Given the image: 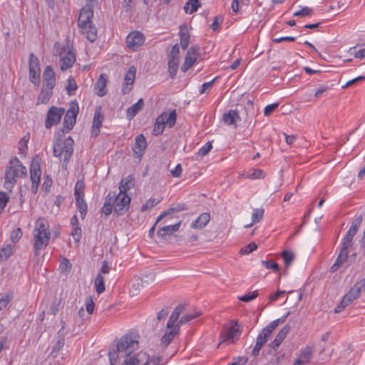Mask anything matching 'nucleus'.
<instances>
[{"mask_svg": "<svg viewBox=\"0 0 365 365\" xmlns=\"http://www.w3.org/2000/svg\"><path fill=\"white\" fill-rule=\"evenodd\" d=\"M138 349V335L130 332L121 337L116 344V350L109 351L110 365H115L121 357H126Z\"/></svg>", "mask_w": 365, "mask_h": 365, "instance_id": "f257e3e1", "label": "nucleus"}, {"mask_svg": "<svg viewBox=\"0 0 365 365\" xmlns=\"http://www.w3.org/2000/svg\"><path fill=\"white\" fill-rule=\"evenodd\" d=\"M26 175V167L22 165L16 157L13 158L10 160L5 171L4 188L11 192L12 188L17 182V179L24 178Z\"/></svg>", "mask_w": 365, "mask_h": 365, "instance_id": "f03ea898", "label": "nucleus"}, {"mask_svg": "<svg viewBox=\"0 0 365 365\" xmlns=\"http://www.w3.org/2000/svg\"><path fill=\"white\" fill-rule=\"evenodd\" d=\"M34 247L35 255H39V252L45 248L51 238V232L49 230V225L43 219H38L34 229Z\"/></svg>", "mask_w": 365, "mask_h": 365, "instance_id": "7ed1b4c3", "label": "nucleus"}, {"mask_svg": "<svg viewBox=\"0 0 365 365\" xmlns=\"http://www.w3.org/2000/svg\"><path fill=\"white\" fill-rule=\"evenodd\" d=\"M63 130L58 131L53 143V155L56 157L63 156L64 164L66 166L73 152L74 141L71 137L63 138Z\"/></svg>", "mask_w": 365, "mask_h": 365, "instance_id": "20e7f679", "label": "nucleus"}, {"mask_svg": "<svg viewBox=\"0 0 365 365\" xmlns=\"http://www.w3.org/2000/svg\"><path fill=\"white\" fill-rule=\"evenodd\" d=\"M184 310L185 306L182 304H179L175 307V309L170 316L169 320L167 324V328L170 330L166 331L161 338V344L164 347L168 346L173 341L174 337L178 334L180 329L179 324H175V323L177 322L180 314L184 312Z\"/></svg>", "mask_w": 365, "mask_h": 365, "instance_id": "39448f33", "label": "nucleus"}, {"mask_svg": "<svg viewBox=\"0 0 365 365\" xmlns=\"http://www.w3.org/2000/svg\"><path fill=\"white\" fill-rule=\"evenodd\" d=\"M364 292H365V278L359 279L350 289L349 292L344 296L339 304L335 308V313L341 312L354 300L359 298Z\"/></svg>", "mask_w": 365, "mask_h": 365, "instance_id": "423d86ee", "label": "nucleus"}, {"mask_svg": "<svg viewBox=\"0 0 365 365\" xmlns=\"http://www.w3.org/2000/svg\"><path fill=\"white\" fill-rule=\"evenodd\" d=\"M130 198L127 193L121 192L116 195L115 192V197L112 200V202L114 206V212L118 215H122L125 214L128 210L130 205Z\"/></svg>", "mask_w": 365, "mask_h": 365, "instance_id": "0eeeda50", "label": "nucleus"}, {"mask_svg": "<svg viewBox=\"0 0 365 365\" xmlns=\"http://www.w3.org/2000/svg\"><path fill=\"white\" fill-rule=\"evenodd\" d=\"M29 66L30 81L35 85H39L41 72L39 61L33 53L29 55Z\"/></svg>", "mask_w": 365, "mask_h": 365, "instance_id": "6e6552de", "label": "nucleus"}, {"mask_svg": "<svg viewBox=\"0 0 365 365\" xmlns=\"http://www.w3.org/2000/svg\"><path fill=\"white\" fill-rule=\"evenodd\" d=\"M78 110L79 108L77 102L73 101L70 103L69 108L63 119V126L67 131L71 130L75 125Z\"/></svg>", "mask_w": 365, "mask_h": 365, "instance_id": "1a4fd4ad", "label": "nucleus"}, {"mask_svg": "<svg viewBox=\"0 0 365 365\" xmlns=\"http://www.w3.org/2000/svg\"><path fill=\"white\" fill-rule=\"evenodd\" d=\"M41 170L40 163L37 160H33L30 167V178L31 180V190L36 194L41 180Z\"/></svg>", "mask_w": 365, "mask_h": 365, "instance_id": "9d476101", "label": "nucleus"}, {"mask_svg": "<svg viewBox=\"0 0 365 365\" xmlns=\"http://www.w3.org/2000/svg\"><path fill=\"white\" fill-rule=\"evenodd\" d=\"M64 113V109L52 106L49 108L46 118L45 120V126L46 128H50L53 125L58 124L62 115Z\"/></svg>", "mask_w": 365, "mask_h": 365, "instance_id": "9b49d317", "label": "nucleus"}, {"mask_svg": "<svg viewBox=\"0 0 365 365\" xmlns=\"http://www.w3.org/2000/svg\"><path fill=\"white\" fill-rule=\"evenodd\" d=\"M290 312H288L285 315L282 316V317L275 319L270 322L266 327H264L261 333L258 336H262V339L264 340L266 342L267 341L269 337L271 336L272 331L280 324L284 323L288 316L289 315Z\"/></svg>", "mask_w": 365, "mask_h": 365, "instance_id": "f8f14e48", "label": "nucleus"}, {"mask_svg": "<svg viewBox=\"0 0 365 365\" xmlns=\"http://www.w3.org/2000/svg\"><path fill=\"white\" fill-rule=\"evenodd\" d=\"M145 42L144 35L138 31H133L127 36L126 43L129 48L135 51Z\"/></svg>", "mask_w": 365, "mask_h": 365, "instance_id": "ddd939ff", "label": "nucleus"}, {"mask_svg": "<svg viewBox=\"0 0 365 365\" xmlns=\"http://www.w3.org/2000/svg\"><path fill=\"white\" fill-rule=\"evenodd\" d=\"M123 365H140L148 359V354L145 352L140 351L138 354H131L126 357H121Z\"/></svg>", "mask_w": 365, "mask_h": 365, "instance_id": "4468645a", "label": "nucleus"}, {"mask_svg": "<svg viewBox=\"0 0 365 365\" xmlns=\"http://www.w3.org/2000/svg\"><path fill=\"white\" fill-rule=\"evenodd\" d=\"M93 9L90 7V6L88 5L84 6L81 9L78 19V25L80 27V29L90 24H92L91 19H93Z\"/></svg>", "mask_w": 365, "mask_h": 365, "instance_id": "2eb2a0df", "label": "nucleus"}, {"mask_svg": "<svg viewBox=\"0 0 365 365\" xmlns=\"http://www.w3.org/2000/svg\"><path fill=\"white\" fill-rule=\"evenodd\" d=\"M198 57V48L195 47L190 48L185 56V62L181 67L182 72H186L197 61Z\"/></svg>", "mask_w": 365, "mask_h": 365, "instance_id": "dca6fc26", "label": "nucleus"}, {"mask_svg": "<svg viewBox=\"0 0 365 365\" xmlns=\"http://www.w3.org/2000/svg\"><path fill=\"white\" fill-rule=\"evenodd\" d=\"M242 329V326L237 321H230V344H235L240 339Z\"/></svg>", "mask_w": 365, "mask_h": 365, "instance_id": "f3484780", "label": "nucleus"}, {"mask_svg": "<svg viewBox=\"0 0 365 365\" xmlns=\"http://www.w3.org/2000/svg\"><path fill=\"white\" fill-rule=\"evenodd\" d=\"M135 73L136 69L134 66H130L128 71L126 72L124 77L125 84L122 88V92L123 94L128 93L131 91V86L134 83Z\"/></svg>", "mask_w": 365, "mask_h": 365, "instance_id": "a211bd4d", "label": "nucleus"}, {"mask_svg": "<svg viewBox=\"0 0 365 365\" xmlns=\"http://www.w3.org/2000/svg\"><path fill=\"white\" fill-rule=\"evenodd\" d=\"M135 145L133 148V152L138 158H141L145 149L147 146V142L143 135L140 134L136 136Z\"/></svg>", "mask_w": 365, "mask_h": 365, "instance_id": "6ab92c4d", "label": "nucleus"}, {"mask_svg": "<svg viewBox=\"0 0 365 365\" xmlns=\"http://www.w3.org/2000/svg\"><path fill=\"white\" fill-rule=\"evenodd\" d=\"M349 251H350V250H349V249L344 250V247H341L340 252H339V255L337 256V258H336L335 262L330 267V272H331V273L336 272L343 265V264L347 260Z\"/></svg>", "mask_w": 365, "mask_h": 365, "instance_id": "aec40b11", "label": "nucleus"}, {"mask_svg": "<svg viewBox=\"0 0 365 365\" xmlns=\"http://www.w3.org/2000/svg\"><path fill=\"white\" fill-rule=\"evenodd\" d=\"M43 86L53 88L56 84L55 73L51 66L46 67L43 74Z\"/></svg>", "mask_w": 365, "mask_h": 365, "instance_id": "412c9836", "label": "nucleus"}, {"mask_svg": "<svg viewBox=\"0 0 365 365\" xmlns=\"http://www.w3.org/2000/svg\"><path fill=\"white\" fill-rule=\"evenodd\" d=\"M290 329L291 327L289 325H285L277 334L275 339L269 344V347L276 350L286 338Z\"/></svg>", "mask_w": 365, "mask_h": 365, "instance_id": "4be33fe9", "label": "nucleus"}, {"mask_svg": "<svg viewBox=\"0 0 365 365\" xmlns=\"http://www.w3.org/2000/svg\"><path fill=\"white\" fill-rule=\"evenodd\" d=\"M76 61V55L73 52L68 50V51L65 52V54H63L61 59V69L62 71H66L68 68H71L73 63Z\"/></svg>", "mask_w": 365, "mask_h": 365, "instance_id": "5701e85b", "label": "nucleus"}, {"mask_svg": "<svg viewBox=\"0 0 365 365\" xmlns=\"http://www.w3.org/2000/svg\"><path fill=\"white\" fill-rule=\"evenodd\" d=\"M181 222L172 225L163 226L158 230L157 235L159 237L165 239L168 236H171L174 232L180 230Z\"/></svg>", "mask_w": 365, "mask_h": 365, "instance_id": "b1692460", "label": "nucleus"}, {"mask_svg": "<svg viewBox=\"0 0 365 365\" xmlns=\"http://www.w3.org/2000/svg\"><path fill=\"white\" fill-rule=\"evenodd\" d=\"M164 125H168L169 128H173L176 122V112L175 110L171 111L170 113L163 112L157 118Z\"/></svg>", "mask_w": 365, "mask_h": 365, "instance_id": "393cba45", "label": "nucleus"}, {"mask_svg": "<svg viewBox=\"0 0 365 365\" xmlns=\"http://www.w3.org/2000/svg\"><path fill=\"white\" fill-rule=\"evenodd\" d=\"M103 120V115L101 113V108L96 110L94 113L91 133L96 137L100 133V128Z\"/></svg>", "mask_w": 365, "mask_h": 365, "instance_id": "a878e982", "label": "nucleus"}, {"mask_svg": "<svg viewBox=\"0 0 365 365\" xmlns=\"http://www.w3.org/2000/svg\"><path fill=\"white\" fill-rule=\"evenodd\" d=\"M179 35L180 38V46L183 50H186L189 46L190 37L189 29L187 25L182 24L180 26Z\"/></svg>", "mask_w": 365, "mask_h": 365, "instance_id": "bb28decb", "label": "nucleus"}, {"mask_svg": "<svg viewBox=\"0 0 365 365\" xmlns=\"http://www.w3.org/2000/svg\"><path fill=\"white\" fill-rule=\"evenodd\" d=\"M210 220V215L207 212L202 213L195 220H194L190 227L192 229H202L209 222Z\"/></svg>", "mask_w": 365, "mask_h": 365, "instance_id": "cd10ccee", "label": "nucleus"}, {"mask_svg": "<svg viewBox=\"0 0 365 365\" xmlns=\"http://www.w3.org/2000/svg\"><path fill=\"white\" fill-rule=\"evenodd\" d=\"M187 210V206L184 203L178 204L176 205L170 207L168 210L161 213L157 220L156 223H158L160 221H161L164 217L166 216L171 215L174 212H179Z\"/></svg>", "mask_w": 365, "mask_h": 365, "instance_id": "c85d7f7f", "label": "nucleus"}, {"mask_svg": "<svg viewBox=\"0 0 365 365\" xmlns=\"http://www.w3.org/2000/svg\"><path fill=\"white\" fill-rule=\"evenodd\" d=\"M53 94V88L43 86L41 93L38 96L37 104H46Z\"/></svg>", "mask_w": 365, "mask_h": 365, "instance_id": "c756f323", "label": "nucleus"}, {"mask_svg": "<svg viewBox=\"0 0 365 365\" xmlns=\"http://www.w3.org/2000/svg\"><path fill=\"white\" fill-rule=\"evenodd\" d=\"M106 85H107V79L105 77L104 74H101L100 78L98 79L96 86L95 90L96 93L98 96L102 97L106 94Z\"/></svg>", "mask_w": 365, "mask_h": 365, "instance_id": "7c9ffc66", "label": "nucleus"}, {"mask_svg": "<svg viewBox=\"0 0 365 365\" xmlns=\"http://www.w3.org/2000/svg\"><path fill=\"white\" fill-rule=\"evenodd\" d=\"M135 186V178L132 175L123 178L119 185V191L126 193L128 190H130Z\"/></svg>", "mask_w": 365, "mask_h": 365, "instance_id": "2f4dec72", "label": "nucleus"}, {"mask_svg": "<svg viewBox=\"0 0 365 365\" xmlns=\"http://www.w3.org/2000/svg\"><path fill=\"white\" fill-rule=\"evenodd\" d=\"M115 197V192H110L106 198V201L104 205L101 209L102 212L106 215H109L113 210L114 211L113 203L112 202V200Z\"/></svg>", "mask_w": 365, "mask_h": 365, "instance_id": "473e14b6", "label": "nucleus"}, {"mask_svg": "<svg viewBox=\"0 0 365 365\" xmlns=\"http://www.w3.org/2000/svg\"><path fill=\"white\" fill-rule=\"evenodd\" d=\"M81 32L86 36V38L91 42H93L97 38V29L90 24L81 28Z\"/></svg>", "mask_w": 365, "mask_h": 365, "instance_id": "72a5a7b5", "label": "nucleus"}, {"mask_svg": "<svg viewBox=\"0 0 365 365\" xmlns=\"http://www.w3.org/2000/svg\"><path fill=\"white\" fill-rule=\"evenodd\" d=\"M144 106V102L142 98H140L136 103L133 105L127 110V118L129 120L133 119L135 115L142 110Z\"/></svg>", "mask_w": 365, "mask_h": 365, "instance_id": "f704fd0d", "label": "nucleus"}, {"mask_svg": "<svg viewBox=\"0 0 365 365\" xmlns=\"http://www.w3.org/2000/svg\"><path fill=\"white\" fill-rule=\"evenodd\" d=\"M356 231L349 228L347 231L346 234L344 237L341 242V247H344V250L349 249L350 250L352 247V240L353 237L356 235Z\"/></svg>", "mask_w": 365, "mask_h": 365, "instance_id": "c9c22d12", "label": "nucleus"}, {"mask_svg": "<svg viewBox=\"0 0 365 365\" xmlns=\"http://www.w3.org/2000/svg\"><path fill=\"white\" fill-rule=\"evenodd\" d=\"M200 6L199 0H189L185 5L184 9L187 14L195 12Z\"/></svg>", "mask_w": 365, "mask_h": 365, "instance_id": "e433bc0d", "label": "nucleus"}, {"mask_svg": "<svg viewBox=\"0 0 365 365\" xmlns=\"http://www.w3.org/2000/svg\"><path fill=\"white\" fill-rule=\"evenodd\" d=\"M312 354V348L307 346L301 353L299 356L298 357V360L301 362V364L305 365L311 359Z\"/></svg>", "mask_w": 365, "mask_h": 365, "instance_id": "4c0bfd02", "label": "nucleus"}, {"mask_svg": "<svg viewBox=\"0 0 365 365\" xmlns=\"http://www.w3.org/2000/svg\"><path fill=\"white\" fill-rule=\"evenodd\" d=\"M179 61L177 58H170L168 61V71L170 78H173L177 73Z\"/></svg>", "mask_w": 365, "mask_h": 365, "instance_id": "58836bf2", "label": "nucleus"}, {"mask_svg": "<svg viewBox=\"0 0 365 365\" xmlns=\"http://www.w3.org/2000/svg\"><path fill=\"white\" fill-rule=\"evenodd\" d=\"M200 315V312H198L186 314L184 316H182L178 322L177 321L175 324H179V327H180V325L185 324L189 322L190 321L195 319L196 317H197Z\"/></svg>", "mask_w": 365, "mask_h": 365, "instance_id": "ea45409f", "label": "nucleus"}, {"mask_svg": "<svg viewBox=\"0 0 365 365\" xmlns=\"http://www.w3.org/2000/svg\"><path fill=\"white\" fill-rule=\"evenodd\" d=\"M264 210L262 208L255 209L252 215V222L251 225H246L245 227H250L255 223L259 222L263 217Z\"/></svg>", "mask_w": 365, "mask_h": 365, "instance_id": "a19ab883", "label": "nucleus"}, {"mask_svg": "<svg viewBox=\"0 0 365 365\" xmlns=\"http://www.w3.org/2000/svg\"><path fill=\"white\" fill-rule=\"evenodd\" d=\"M96 291L98 294H101L105 291L104 278L101 274H98L94 282Z\"/></svg>", "mask_w": 365, "mask_h": 365, "instance_id": "79ce46f5", "label": "nucleus"}, {"mask_svg": "<svg viewBox=\"0 0 365 365\" xmlns=\"http://www.w3.org/2000/svg\"><path fill=\"white\" fill-rule=\"evenodd\" d=\"M282 256L286 268H288L294 261V255L289 250H284L282 252Z\"/></svg>", "mask_w": 365, "mask_h": 365, "instance_id": "37998d69", "label": "nucleus"}, {"mask_svg": "<svg viewBox=\"0 0 365 365\" xmlns=\"http://www.w3.org/2000/svg\"><path fill=\"white\" fill-rule=\"evenodd\" d=\"M76 199L83 198L84 196V183L81 180H78L75 186L74 192Z\"/></svg>", "mask_w": 365, "mask_h": 365, "instance_id": "c03bdc74", "label": "nucleus"}, {"mask_svg": "<svg viewBox=\"0 0 365 365\" xmlns=\"http://www.w3.org/2000/svg\"><path fill=\"white\" fill-rule=\"evenodd\" d=\"M267 342L262 339V336H257L256 339V344L252 351V355L257 356L259 355L260 349L264 346Z\"/></svg>", "mask_w": 365, "mask_h": 365, "instance_id": "a18cd8bd", "label": "nucleus"}, {"mask_svg": "<svg viewBox=\"0 0 365 365\" xmlns=\"http://www.w3.org/2000/svg\"><path fill=\"white\" fill-rule=\"evenodd\" d=\"M267 342L262 339V336H257L256 339V344L252 351V355L257 356L259 355L260 349L264 346Z\"/></svg>", "mask_w": 365, "mask_h": 365, "instance_id": "49530a36", "label": "nucleus"}, {"mask_svg": "<svg viewBox=\"0 0 365 365\" xmlns=\"http://www.w3.org/2000/svg\"><path fill=\"white\" fill-rule=\"evenodd\" d=\"M76 205L78 209V211L81 213V217L82 219L85 218V216L87 213V204L85 202L83 198L81 199H76Z\"/></svg>", "mask_w": 365, "mask_h": 365, "instance_id": "de8ad7c7", "label": "nucleus"}, {"mask_svg": "<svg viewBox=\"0 0 365 365\" xmlns=\"http://www.w3.org/2000/svg\"><path fill=\"white\" fill-rule=\"evenodd\" d=\"M143 281L141 278L138 277H135L134 278V282L132 284V293L133 295H135L140 290L141 288L143 287Z\"/></svg>", "mask_w": 365, "mask_h": 365, "instance_id": "09e8293b", "label": "nucleus"}, {"mask_svg": "<svg viewBox=\"0 0 365 365\" xmlns=\"http://www.w3.org/2000/svg\"><path fill=\"white\" fill-rule=\"evenodd\" d=\"M13 253V247L10 245L3 247L0 252V259L6 260Z\"/></svg>", "mask_w": 365, "mask_h": 365, "instance_id": "8fccbe9b", "label": "nucleus"}, {"mask_svg": "<svg viewBox=\"0 0 365 365\" xmlns=\"http://www.w3.org/2000/svg\"><path fill=\"white\" fill-rule=\"evenodd\" d=\"M250 0H232V9L233 12L237 13L244 5H247Z\"/></svg>", "mask_w": 365, "mask_h": 365, "instance_id": "3c124183", "label": "nucleus"}, {"mask_svg": "<svg viewBox=\"0 0 365 365\" xmlns=\"http://www.w3.org/2000/svg\"><path fill=\"white\" fill-rule=\"evenodd\" d=\"M257 248V244L255 242H252L250 244H248L247 245L242 247L240 250V253L242 255H248L250 252L256 250Z\"/></svg>", "mask_w": 365, "mask_h": 365, "instance_id": "603ef678", "label": "nucleus"}, {"mask_svg": "<svg viewBox=\"0 0 365 365\" xmlns=\"http://www.w3.org/2000/svg\"><path fill=\"white\" fill-rule=\"evenodd\" d=\"M312 14H313L312 9L307 7V6H304V7H302L299 11L294 12L293 16H299V17H305V16H311V15H312Z\"/></svg>", "mask_w": 365, "mask_h": 365, "instance_id": "864d4df0", "label": "nucleus"}, {"mask_svg": "<svg viewBox=\"0 0 365 365\" xmlns=\"http://www.w3.org/2000/svg\"><path fill=\"white\" fill-rule=\"evenodd\" d=\"M241 120L242 119L236 110H230V125H234L236 128L237 123Z\"/></svg>", "mask_w": 365, "mask_h": 365, "instance_id": "5fc2aeb1", "label": "nucleus"}, {"mask_svg": "<svg viewBox=\"0 0 365 365\" xmlns=\"http://www.w3.org/2000/svg\"><path fill=\"white\" fill-rule=\"evenodd\" d=\"M160 202V200H156L154 198L149 199L145 204H143L141 207L140 210L142 212H145L149 209L153 207L156 205H158Z\"/></svg>", "mask_w": 365, "mask_h": 365, "instance_id": "6e6d98bb", "label": "nucleus"}, {"mask_svg": "<svg viewBox=\"0 0 365 365\" xmlns=\"http://www.w3.org/2000/svg\"><path fill=\"white\" fill-rule=\"evenodd\" d=\"M12 299V294L7 293L0 299V311L5 309Z\"/></svg>", "mask_w": 365, "mask_h": 365, "instance_id": "4d7b16f0", "label": "nucleus"}, {"mask_svg": "<svg viewBox=\"0 0 365 365\" xmlns=\"http://www.w3.org/2000/svg\"><path fill=\"white\" fill-rule=\"evenodd\" d=\"M71 234L76 242H79L81 238V228L80 225L73 226Z\"/></svg>", "mask_w": 365, "mask_h": 365, "instance_id": "13d9d810", "label": "nucleus"}, {"mask_svg": "<svg viewBox=\"0 0 365 365\" xmlns=\"http://www.w3.org/2000/svg\"><path fill=\"white\" fill-rule=\"evenodd\" d=\"M258 295H259L258 291L256 290L251 293H247L243 296L239 297L238 299L240 301H242L245 302H249L252 301V299H255V298H257L258 297Z\"/></svg>", "mask_w": 365, "mask_h": 365, "instance_id": "bf43d9fd", "label": "nucleus"}, {"mask_svg": "<svg viewBox=\"0 0 365 365\" xmlns=\"http://www.w3.org/2000/svg\"><path fill=\"white\" fill-rule=\"evenodd\" d=\"M77 89L76 83L73 78H69L68 80V83L66 86V91L68 95L73 94L74 91Z\"/></svg>", "mask_w": 365, "mask_h": 365, "instance_id": "052dcab7", "label": "nucleus"}, {"mask_svg": "<svg viewBox=\"0 0 365 365\" xmlns=\"http://www.w3.org/2000/svg\"><path fill=\"white\" fill-rule=\"evenodd\" d=\"M248 177L253 180L261 179L264 177V173L261 169H254L248 174Z\"/></svg>", "mask_w": 365, "mask_h": 365, "instance_id": "680f3d73", "label": "nucleus"}, {"mask_svg": "<svg viewBox=\"0 0 365 365\" xmlns=\"http://www.w3.org/2000/svg\"><path fill=\"white\" fill-rule=\"evenodd\" d=\"M165 128V125H164L162 123H160L158 120L156 119L153 130V133L155 135H160L163 132Z\"/></svg>", "mask_w": 365, "mask_h": 365, "instance_id": "e2e57ef3", "label": "nucleus"}, {"mask_svg": "<svg viewBox=\"0 0 365 365\" xmlns=\"http://www.w3.org/2000/svg\"><path fill=\"white\" fill-rule=\"evenodd\" d=\"M22 237V232L20 228H16L11 234V240L16 243L20 240Z\"/></svg>", "mask_w": 365, "mask_h": 365, "instance_id": "0e129e2a", "label": "nucleus"}, {"mask_svg": "<svg viewBox=\"0 0 365 365\" xmlns=\"http://www.w3.org/2000/svg\"><path fill=\"white\" fill-rule=\"evenodd\" d=\"M86 311L89 314H93L94 308H95V304L93 302V299L91 297H88L86 299Z\"/></svg>", "mask_w": 365, "mask_h": 365, "instance_id": "69168bd1", "label": "nucleus"}, {"mask_svg": "<svg viewBox=\"0 0 365 365\" xmlns=\"http://www.w3.org/2000/svg\"><path fill=\"white\" fill-rule=\"evenodd\" d=\"M362 220L363 217L361 215L356 216L352 221L350 228L357 232L362 222Z\"/></svg>", "mask_w": 365, "mask_h": 365, "instance_id": "338daca9", "label": "nucleus"}, {"mask_svg": "<svg viewBox=\"0 0 365 365\" xmlns=\"http://www.w3.org/2000/svg\"><path fill=\"white\" fill-rule=\"evenodd\" d=\"M160 361L161 358L160 356L150 359L149 356L148 355V359H146V360L142 363V365H160Z\"/></svg>", "mask_w": 365, "mask_h": 365, "instance_id": "774afa93", "label": "nucleus"}]
</instances>
